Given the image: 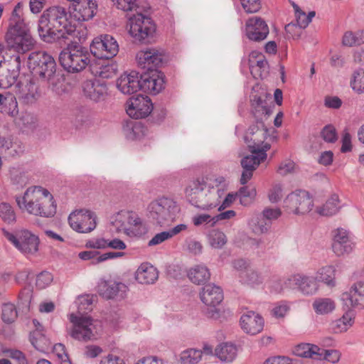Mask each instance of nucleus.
I'll list each match as a JSON object with an SVG mask.
<instances>
[{
	"label": "nucleus",
	"mask_w": 364,
	"mask_h": 364,
	"mask_svg": "<svg viewBox=\"0 0 364 364\" xmlns=\"http://www.w3.org/2000/svg\"><path fill=\"white\" fill-rule=\"evenodd\" d=\"M69 14L66 9L53 6L46 9L38 20V32L41 39L47 43L58 42L70 37L77 36L76 28L68 21Z\"/></svg>",
	"instance_id": "f257e3e1"
},
{
	"label": "nucleus",
	"mask_w": 364,
	"mask_h": 364,
	"mask_svg": "<svg viewBox=\"0 0 364 364\" xmlns=\"http://www.w3.org/2000/svg\"><path fill=\"white\" fill-rule=\"evenodd\" d=\"M225 182L223 176L213 180L208 177H198L189 181L185 194L189 203L195 207L209 210L219 205L225 191L220 186Z\"/></svg>",
	"instance_id": "f03ea898"
},
{
	"label": "nucleus",
	"mask_w": 364,
	"mask_h": 364,
	"mask_svg": "<svg viewBox=\"0 0 364 364\" xmlns=\"http://www.w3.org/2000/svg\"><path fill=\"white\" fill-rule=\"evenodd\" d=\"M16 201L21 209L36 216L51 218L56 213L57 205L53 195L41 186L28 188L22 197H16Z\"/></svg>",
	"instance_id": "7ed1b4c3"
},
{
	"label": "nucleus",
	"mask_w": 364,
	"mask_h": 364,
	"mask_svg": "<svg viewBox=\"0 0 364 364\" xmlns=\"http://www.w3.org/2000/svg\"><path fill=\"white\" fill-rule=\"evenodd\" d=\"M141 74L132 70L127 74L124 73L117 80V88L125 95H132L139 90H143L151 95H156L162 90V80L152 78L154 75ZM156 75V73H154Z\"/></svg>",
	"instance_id": "20e7f679"
},
{
	"label": "nucleus",
	"mask_w": 364,
	"mask_h": 364,
	"mask_svg": "<svg viewBox=\"0 0 364 364\" xmlns=\"http://www.w3.org/2000/svg\"><path fill=\"white\" fill-rule=\"evenodd\" d=\"M73 38L63 41L67 48L60 52L59 62L65 70L75 73L84 70L90 63V55L86 48L74 42Z\"/></svg>",
	"instance_id": "39448f33"
},
{
	"label": "nucleus",
	"mask_w": 364,
	"mask_h": 364,
	"mask_svg": "<svg viewBox=\"0 0 364 364\" xmlns=\"http://www.w3.org/2000/svg\"><path fill=\"white\" fill-rule=\"evenodd\" d=\"M28 67L34 75L46 80L53 91L56 90L57 81L60 77L56 75V63L54 58L44 51L31 53L28 58Z\"/></svg>",
	"instance_id": "423d86ee"
},
{
	"label": "nucleus",
	"mask_w": 364,
	"mask_h": 364,
	"mask_svg": "<svg viewBox=\"0 0 364 364\" xmlns=\"http://www.w3.org/2000/svg\"><path fill=\"white\" fill-rule=\"evenodd\" d=\"M180 209L176 203L166 197H162L150 203L148 206L149 217L160 226L173 221Z\"/></svg>",
	"instance_id": "0eeeda50"
},
{
	"label": "nucleus",
	"mask_w": 364,
	"mask_h": 364,
	"mask_svg": "<svg viewBox=\"0 0 364 364\" xmlns=\"http://www.w3.org/2000/svg\"><path fill=\"white\" fill-rule=\"evenodd\" d=\"M69 320L72 325L67 327V333L73 339L81 342L92 341L97 339L95 326L90 316H77L71 314Z\"/></svg>",
	"instance_id": "6e6552de"
},
{
	"label": "nucleus",
	"mask_w": 364,
	"mask_h": 364,
	"mask_svg": "<svg viewBox=\"0 0 364 364\" xmlns=\"http://www.w3.org/2000/svg\"><path fill=\"white\" fill-rule=\"evenodd\" d=\"M129 33L134 39L141 43H149L154 38L156 25L150 17L140 12L129 17Z\"/></svg>",
	"instance_id": "1a4fd4ad"
},
{
	"label": "nucleus",
	"mask_w": 364,
	"mask_h": 364,
	"mask_svg": "<svg viewBox=\"0 0 364 364\" xmlns=\"http://www.w3.org/2000/svg\"><path fill=\"white\" fill-rule=\"evenodd\" d=\"M136 60L138 65L141 69V74H149L152 76L154 73V79H161L162 80V90L164 88V74L159 70V68L164 63V55L161 52L156 48H149L146 50H141L136 54Z\"/></svg>",
	"instance_id": "9d476101"
},
{
	"label": "nucleus",
	"mask_w": 364,
	"mask_h": 364,
	"mask_svg": "<svg viewBox=\"0 0 364 364\" xmlns=\"http://www.w3.org/2000/svg\"><path fill=\"white\" fill-rule=\"evenodd\" d=\"M5 41L9 48L13 49L19 54H24L31 50L36 43L27 25L17 28H8Z\"/></svg>",
	"instance_id": "9b49d317"
},
{
	"label": "nucleus",
	"mask_w": 364,
	"mask_h": 364,
	"mask_svg": "<svg viewBox=\"0 0 364 364\" xmlns=\"http://www.w3.org/2000/svg\"><path fill=\"white\" fill-rule=\"evenodd\" d=\"M4 236L21 252L25 255H34L38 250L39 238L27 230H21L16 235L2 228Z\"/></svg>",
	"instance_id": "f8f14e48"
},
{
	"label": "nucleus",
	"mask_w": 364,
	"mask_h": 364,
	"mask_svg": "<svg viewBox=\"0 0 364 364\" xmlns=\"http://www.w3.org/2000/svg\"><path fill=\"white\" fill-rule=\"evenodd\" d=\"M201 301L207 306L204 314L208 318L217 319L220 312L217 306L224 299L223 289L213 284L205 285L200 293Z\"/></svg>",
	"instance_id": "ddd939ff"
},
{
	"label": "nucleus",
	"mask_w": 364,
	"mask_h": 364,
	"mask_svg": "<svg viewBox=\"0 0 364 364\" xmlns=\"http://www.w3.org/2000/svg\"><path fill=\"white\" fill-rule=\"evenodd\" d=\"M271 148L269 144H265L263 149H249L252 153L250 155L244 156L240 164L243 169L240 179L242 185H245L253 176V172L257 169L259 165L266 160L267 157V151Z\"/></svg>",
	"instance_id": "4468645a"
},
{
	"label": "nucleus",
	"mask_w": 364,
	"mask_h": 364,
	"mask_svg": "<svg viewBox=\"0 0 364 364\" xmlns=\"http://www.w3.org/2000/svg\"><path fill=\"white\" fill-rule=\"evenodd\" d=\"M90 49L92 54L99 59H111L117 54L119 45L112 36L105 34L95 38Z\"/></svg>",
	"instance_id": "2eb2a0df"
},
{
	"label": "nucleus",
	"mask_w": 364,
	"mask_h": 364,
	"mask_svg": "<svg viewBox=\"0 0 364 364\" xmlns=\"http://www.w3.org/2000/svg\"><path fill=\"white\" fill-rule=\"evenodd\" d=\"M68 223L73 230L87 233L96 228V216L90 210H80L69 215Z\"/></svg>",
	"instance_id": "dca6fc26"
},
{
	"label": "nucleus",
	"mask_w": 364,
	"mask_h": 364,
	"mask_svg": "<svg viewBox=\"0 0 364 364\" xmlns=\"http://www.w3.org/2000/svg\"><path fill=\"white\" fill-rule=\"evenodd\" d=\"M284 205L289 212L295 214H305L311 210L313 200L309 193L304 191L289 194L285 198Z\"/></svg>",
	"instance_id": "f3484780"
},
{
	"label": "nucleus",
	"mask_w": 364,
	"mask_h": 364,
	"mask_svg": "<svg viewBox=\"0 0 364 364\" xmlns=\"http://www.w3.org/2000/svg\"><path fill=\"white\" fill-rule=\"evenodd\" d=\"M268 129L265 127L263 121H259L258 124H253L246 131L244 136V141L247 144L249 149H263L265 144L264 141L267 138Z\"/></svg>",
	"instance_id": "a211bd4d"
},
{
	"label": "nucleus",
	"mask_w": 364,
	"mask_h": 364,
	"mask_svg": "<svg viewBox=\"0 0 364 364\" xmlns=\"http://www.w3.org/2000/svg\"><path fill=\"white\" fill-rule=\"evenodd\" d=\"M25 58L21 59L19 53L13 55L9 60L4 61V67L6 70V74L0 75V87L6 88L13 85L20 74L22 62L24 63Z\"/></svg>",
	"instance_id": "6ab92c4d"
},
{
	"label": "nucleus",
	"mask_w": 364,
	"mask_h": 364,
	"mask_svg": "<svg viewBox=\"0 0 364 364\" xmlns=\"http://www.w3.org/2000/svg\"><path fill=\"white\" fill-rule=\"evenodd\" d=\"M153 109L154 106L149 97L138 95L136 97L129 98L126 112L133 119H141L149 116Z\"/></svg>",
	"instance_id": "aec40b11"
},
{
	"label": "nucleus",
	"mask_w": 364,
	"mask_h": 364,
	"mask_svg": "<svg viewBox=\"0 0 364 364\" xmlns=\"http://www.w3.org/2000/svg\"><path fill=\"white\" fill-rule=\"evenodd\" d=\"M70 7L69 16L77 21H86L96 14L97 5L95 0H75Z\"/></svg>",
	"instance_id": "412c9836"
},
{
	"label": "nucleus",
	"mask_w": 364,
	"mask_h": 364,
	"mask_svg": "<svg viewBox=\"0 0 364 364\" xmlns=\"http://www.w3.org/2000/svg\"><path fill=\"white\" fill-rule=\"evenodd\" d=\"M332 250L338 257L349 254L354 247L349 232L343 228H337L333 231Z\"/></svg>",
	"instance_id": "4be33fe9"
},
{
	"label": "nucleus",
	"mask_w": 364,
	"mask_h": 364,
	"mask_svg": "<svg viewBox=\"0 0 364 364\" xmlns=\"http://www.w3.org/2000/svg\"><path fill=\"white\" fill-rule=\"evenodd\" d=\"M247 37L254 41L264 40L269 34V27L261 17L254 16L250 18L246 22Z\"/></svg>",
	"instance_id": "5701e85b"
},
{
	"label": "nucleus",
	"mask_w": 364,
	"mask_h": 364,
	"mask_svg": "<svg viewBox=\"0 0 364 364\" xmlns=\"http://www.w3.org/2000/svg\"><path fill=\"white\" fill-rule=\"evenodd\" d=\"M341 299L350 308L363 309L364 281L354 283L348 291L342 294Z\"/></svg>",
	"instance_id": "b1692460"
},
{
	"label": "nucleus",
	"mask_w": 364,
	"mask_h": 364,
	"mask_svg": "<svg viewBox=\"0 0 364 364\" xmlns=\"http://www.w3.org/2000/svg\"><path fill=\"white\" fill-rule=\"evenodd\" d=\"M82 87L84 95L95 102L103 100L107 91L106 84L97 79L86 80Z\"/></svg>",
	"instance_id": "393cba45"
},
{
	"label": "nucleus",
	"mask_w": 364,
	"mask_h": 364,
	"mask_svg": "<svg viewBox=\"0 0 364 364\" xmlns=\"http://www.w3.org/2000/svg\"><path fill=\"white\" fill-rule=\"evenodd\" d=\"M240 322L244 332L250 335L260 333L264 327V319L254 311H248L243 314Z\"/></svg>",
	"instance_id": "a878e982"
},
{
	"label": "nucleus",
	"mask_w": 364,
	"mask_h": 364,
	"mask_svg": "<svg viewBox=\"0 0 364 364\" xmlns=\"http://www.w3.org/2000/svg\"><path fill=\"white\" fill-rule=\"evenodd\" d=\"M289 282L305 295H312L318 290L317 282L314 277L296 274L289 279Z\"/></svg>",
	"instance_id": "bb28decb"
},
{
	"label": "nucleus",
	"mask_w": 364,
	"mask_h": 364,
	"mask_svg": "<svg viewBox=\"0 0 364 364\" xmlns=\"http://www.w3.org/2000/svg\"><path fill=\"white\" fill-rule=\"evenodd\" d=\"M127 286L121 282L109 283L102 282L98 286V293L107 299H114L115 296L123 297Z\"/></svg>",
	"instance_id": "cd10ccee"
},
{
	"label": "nucleus",
	"mask_w": 364,
	"mask_h": 364,
	"mask_svg": "<svg viewBox=\"0 0 364 364\" xmlns=\"http://www.w3.org/2000/svg\"><path fill=\"white\" fill-rule=\"evenodd\" d=\"M159 277V272L149 263L141 264L136 272L135 278L141 284H154Z\"/></svg>",
	"instance_id": "c85d7f7f"
},
{
	"label": "nucleus",
	"mask_w": 364,
	"mask_h": 364,
	"mask_svg": "<svg viewBox=\"0 0 364 364\" xmlns=\"http://www.w3.org/2000/svg\"><path fill=\"white\" fill-rule=\"evenodd\" d=\"M146 128L140 122L129 119L122 124V131L129 140L140 139L145 135Z\"/></svg>",
	"instance_id": "c756f323"
},
{
	"label": "nucleus",
	"mask_w": 364,
	"mask_h": 364,
	"mask_svg": "<svg viewBox=\"0 0 364 364\" xmlns=\"http://www.w3.org/2000/svg\"><path fill=\"white\" fill-rule=\"evenodd\" d=\"M321 348L318 346L306 343L298 344L293 350L294 354L298 357L315 360H321Z\"/></svg>",
	"instance_id": "7c9ffc66"
},
{
	"label": "nucleus",
	"mask_w": 364,
	"mask_h": 364,
	"mask_svg": "<svg viewBox=\"0 0 364 364\" xmlns=\"http://www.w3.org/2000/svg\"><path fill=\"white\" fill-rule=\"evenodd\" d=\"M188 277L193 283L201 284L210 279V273L205 266L199 264L189 270Z\"/></svg>",
	"instance_id": "2f4dec72"
},
{
	"label": "nucleus",
	"mask_w": 364,
	"mask_h": 364,
	"mask_svg": "<svg viewBox=\"0 0 364 364\" xmlns=\"http://www.w3.org/2000/svg\"><path fill=\"white\" fill-rule=\"evenodd\" d=\"M29 340L32 346L41 353H46L50 348V342L42 332L33 331L30 333Z\"/></svg>",
	"instance_id": "473e14b6"
},
{
	"label": "nucleus",
	"mask_w": 364,
	"mask_h": 364,
	"mask_svg": "<svg viewBox=\"0 0 364 364\" xmlns=\"http://www.w3.org/2000/svg\"><path fill=\"white\" fill-rule=\"evenodd\" d=\"M215 355L223 361L231 362L237 355L236 346L231 343H222L215 348Z\"/></svg>",
	"instance_id": "72a5a7b5"
},
{
	"label": "nucleus",
	"mask_w": 364,
	"mask_h": 364,
	"mask_svg": "<svg viewBox=\"0 0 364 364\" xmlns=\"http://www.w3.org/2000/svg\"><path fill=\"white\" fill-rule=\"evenodd\" d=\"M312 307L317 314H326L335 309V303L330 298H317L313 302Z\"/></svg>",
	"instance_id": "f704fd0d"
},
{
	"label": "nucleus",
	"mask_w": 364,
	"mask_h": 364,
	"mask_svg": "<svg viewBox=\"0 0 364 364\" xmlns=\"http://www.w3.org/2000/svg\"><path fill=\"white\" fill-rule=\"evenodd\" d=\"M339 198L338 196L333 194L326 202V203L318 210V213L321 215L331 216L338 212L339 210Z\"/></svg>",
	"instance_id": "c9c22d12"
},
{
	"label": "nucleus",
	"mask_w": 364,
	"mask_h": 364,
	"mask_svg": "<svg viewBox=\"0 0 364 364\" xmlns=\"http://www.w3.org/2000/svg\"><path fill=\"white\" fill-rule=\"evenodd\" d=\"M335 272L336 269L333 266L323 267L318 272L316 279L329 287H334L336 285Z\"/></svg>",
	"instance_id": "e433bc0d"
},
{
	"label": "nucleus",
	"mask_w": 364,
	"mask_h": 364,
	"mask_svg": "<svg viewBox=\"0 0 364 364\" xmlns=\"http://www.w3.org/2000/svg\"><path fill=\"white\" fill-rule=\"evenodd\" d=\"M353 323L350 313L345 314L341 318L332 323V329L336 333L346 331Z\"/></svg>",
	"instance_id": "4c0bfd02"
},
{
	"label": "nucleus",
	"mask_w": 364,
	"mask_h": 364,
	"mask_svg": "<svg viewBox=\"0 0 364 364\" xmlns=\"http://www.w3.org/2000/svg\"><path fill=\"white\" fill-rule=\"evenodd\" d=\"M350 85L357 93H364V69L359 68L353 72Z\"/></svg>",
	"instance_id": "58836bf2"
},
{
	"label": "nucleus",
	"mask_w": 364,
	"mask_h": 364,
	"mask_svg": "<svg viewBox=\"0 0 364 364\" xmlns=\"http://www.w3.org/2000/svg\"><path fill=\"white\" fill-rule=\"evenodd\" d=\"M208 240L210 245L216 249H221L227 242L225 235L216 229L209 232Z\"/></svg>",
	"instance_id": "ea45409f"
},
{
	"label": "nucleus",
	"mask_w": 364,
	"mask_h": 364,
	"mask_svg": "<svg viewBox=\"0 0 364 364\" xmlns=\"http://www.w3.org/2000/svg\"><path fill=\"white\" fill-rule=\"evenodd\" d=\"M1 311V319L6 323H12L18 317L16 306L11 303L4 304Z\"/></svg>",
	"instance_id": "a19ab883"
},
{
	"label": "nucleus",
	"mask_w": 364,
	"mask_h": 364,
	"mask_svg": "<svg viewBox=\"0 0 364 364\" xmlns=\"http://www.w3.org/2000/svg\"><path fill=\"white\" fill-rule=\"evenodd\" d=\"M202 357V351L196 349H188L181 354V361L183 364H196Z\"/></svg>",
	"instance_id": "79ce46f5"
},
{
	"label": "nucleus",
	"mask_w": 364,
	"mask_h": 364,
	"mask_svg": "<svg viewBox=\"0 0 364 364\" xmlns=\"http://www.w3.org/2000/svg\"><path fill=\"white\" fill-rule=\"evenodd\" d=\"M21 11L22 5L21 3H18L15 6L9 20V23L8 28H17L27 25L25 23L23 18L21 16Z\"/></svg>",
	"instance_id": "37998d69"
},
{
	"label": "nucleus",
	"mask_w": 364,
	"mask_h": 364,
	"mask_svg": "<svg viewBox=\"0 0 364 364\" xmlns=\"http://www.w3.org/2000/svg\"><path fill=\"white\" fill-rule=\"evenodd\" d=\"M256 193L255 188L250 189L247 186H242L239 189L237 195L240 197V204L247 206L252 202L256 196Z\"/></svg>",
	"instance_id": "c03bdc74"
},
{
	"label": "nucleus",
	"mask_w": 364,
	"mask_h": 364,
	"mask_svg": "<svg viewBox=\"0 0 364 364\" xmlns=\"http://www.w3.org/2000/svg\"><path fill=\"white\" fill-rule=\"evenodd\" d=\"M250 56V68L251 70H253L255 66L262 70H265L268 68V62L262 54H259L256 51H252Z\"/></svg>",
	"instance_id": "a18cd8bd"
},
{
	"label": "nucleus",
	"mask_w": 364,
	"mask_h": 364,
	"mask_svg": "<svg viewBox=\"0 0 364 364\" xmlns=\"http://www.w3.org/2000/svg\"><path fill=\"white\" fill-rule=\"evenodd\" d=\"M0 218L8 224L16 221V214L9 203H1L0 204Z\"/></svg>",
	"instance_id": "49530a36"
},
{
	"label": "nucleus",
	"mask_w": 364,
	"mask_h": 364,
	"mask_svg": "<svg viewBox=\"0 0 364 364\" xmlns=\"http://www.w3.org/2000/svg\"><path fill=\"white\" fill-rule=\"evenodd\" d=\"M273 112L272 107L267 105L256 107L252 109V114L255 119V124H258L259 121H263L262 117H269Z\"/></svg>",
	"instance_id": "de8ad7c7"
},
{
	"label": "nucleus",
	"mask_w": 364,
	"mask_h": 364,
	"mask_svg": "<svg viewBox=\"0 0 364 364\" xmlns=\"http://www.w3.org/2000/svg\"><path fill=\"white\" fill-rule=\"evenodd\" d=\"M321 136L328 143H334L338 138L336 130L331 124H328L323 128L321 132Z\"/></svg>",
	"instance_id": "09e8293b"
},
{
	"label": "nucleus",
	"mask_w": 364,
	"mask_h": 364,
	"mask_svg": "<svg viewBox=\"0 0 364 364\" xmlns=\"http://www.w3.org/2000/svg\"><path fill=\"white\" fill-rule=\"evenodd\" d=\"M53 353L61 360V364H72L65 351V347L62 343L55 344L53 348Z\"/></svg>",
	"instance_id": "8fccbe9b"
},
{
	"label": "nucleus",
	"mask_w": 364,
	"mask_h": 364,
	"mask_svg": "<svg viewBox=\"0 0 364 364\" xmlns=\"http://www.w3.org/2000/svg\"><path fill=\"white\" fill-rule=\"evenodd\" d=\"M357 32L353 33V31H346L342 38V44L344 46L353 47L360 46L358 38H357Z\"/></svg>",
	"instance_id": "3c124183"
},
{
	"label": "nucleus",
	"mask_w": 364,
	"mask_h": 364,
	"mask_svg": "<svg viewBox=\"0 0 364 364\" xmlns=\"http://www.w3.org/2000/svg\"><path fill=\"white\" fill-rule=\"evenodd\" d=\"M117 8L124 11L136 10V0H112Z\"/></svg>",
	"instance_id": "603ef678"
},
{
	"label": "nucleus",
	"mask_w": 364,
	"mask_h": 364,
	"mask_svg": "<svg viewBox=\"0 0 364 364\" xmlns=\"http://www.w3.org/2000/svg\"><path fill=\"white\" fill-rule=\"evenodd\" d=\"M240 1L247 13H256L261 9L260 0H240Z\"/></svg>",
	"instance_id": "864d4df0"
},
{
	"label": "nucleus",
	"mask_w": 364,
	"mask_h": 364,
	"mask_svg": "<svg viewBox=\"0 0 364 364\" xmlns=\"http://www.w3.org/2000/svg\"><path fill=\"white\" fill-rule=\"evenodd\" d=\"M285 32L287 38H299L302 29L296 23H290L285 26Z\"/></svg>",
	"instance_id": "5fc2aeb1"
},
{
	"label": "nucleus",
	"mask_w": 364,
	"mask_h": 364,
	"mask_svg": "<svg viewBox=\"0 0 364 364\" xmlns=\"http://www.w3.org/2000/svg\"><path fill=\"white\" fill-rule=\"evenodd\" d=\"M52 280V274L48 272L43 271L37 275L36 284L39 289H44L50 284Z\"/></svg>",
	"instance_id": "6e6d98bb"
},
{
	"label": "nucleus",
	"mask_w": 364,
	"mask_h": 364,
	"mask_svg": "<svg viewBox=\"0 0 364 364\" xmlns=\"http://www.w3.org/2000/svg\"><path fill=\"white\" fill-rule=\"evenodd\" d=\"M321 359L326 360L332 363H336L339 361L341 353L336 350H325L321 348Z\"/></svg>",
	"instance_id": "4d7b16f0"
},
{
	"label": "nucleus",
	"mask_w": 364,
	"mask_h": 364,
	"mask_svg": "<svg viewBox=\"0 0 364 364\" xmlns=\"http://www.w3.org/2000/svg\"><path fill=\"white\" fill-rule=\"evenodd\" d=\"M93 296L90 295H85V296H81L78 298V311H90L91 306L93 302Z\"/></svg>",
	"instance_id": "13d9d810"
},
{
	"label": "nucleus",
	"mask_w": 364,
	"mask_h": 364,
	"mask_svg": "<svg viewBox=\"0 0 364 364\" xmlns=\"http://www.w3.org/2000/svg\"><path fill=\"white\" fill-rule=\"evenodd\" d=\"M295 163L291 160H286L280 164L278 167L277 172L282 176H286L294 171Z\"/></svg>",
	"instance_id": "bf43d9fd"
},
{
	"label": "nucleus",
	"mask_w": 364,
	"mask_h": 364,
	"mask_svg": "<svg viewBox=\"0 0 364 364\" xmlns=\"http://www.w3.org/2000/svg\"><path fill=\"white\" fill-rule=\"evenodd\" d=\"M271 203H277L282 198V188L281 185L276 184L269 190L268 194Z\"/></svg>",
	"instance_id": "052dcab7"
},
{
	"label": "nucleus",
	"mask_w": 364,
	"mask_h": 364,
	"mask_svg": "<svg viewBox=\"0 0 364 364\" xmlns=\"http://www.w3.org/2000/svg\"><path fill=\"white\" fill-rule=\"evenodd\" d=\"M192 222L195 226H200L203 224H210V227H212L213 217L208 214H200L193 217Z\"/></svg>",
	"instance_id": "680f3d73"
},
{
	"label": "nucleus",
	"mask_w": 364,
	"mask_h": 364,
	"mask_svg": "<svg viewBox=\"0 0 364 364\" xmlns=\"http://www.w3.org/2000/svg\"><path fill=\"white\" fill-rule=\"evenodd\" d=\"M271 225L272 222L267 221L266 219H263V215H262L261 217L258 218V221L255 226L254 231L256 233L266 232L271 227Z\"/></svg>",
	"instance_id": "e2e57ef3"
},
{
	"label": "nucleus",
	"mask_w": 364,
	"mask_h": 364,
	"mask_svg": "<svg viewBox=\"0 0 364 364\" xmlns=\"http://www.w3.org/2000/svg\"><path fill=\"white\" fill-rule=\"evenodd\" d=\"M169 238H171V235H169V232L168 231H164L154 235L152 239L149 241L148 245L154 246L162 243Z\"/></svg>",
	"instance_id": "0e129e2a"
},
{
	"label": "nucleus",
	"mask_w": 364,
	"mask_h": 364,
	"mask_svg": "<svg viewBox=\"0 0 364 364\" xmlns=\"http://www.w3.org/2000/svg\"><path fill=\"white\" fill-rule=\"evenodd\" d=\"M129 223L134 225L136 235H141L145 234L146 232V229L145 226L142 224L141 220L139 218L136 217L134 219L129 216Z\"/></svg>",
	"instance_id": "69168bd1"
},
{
	"label": "nucleus",
	"mask_w": 364,
	"mask_h": 364,
	"mask_svg": "<svg viewBox=\"0 0 364 364\" xmlns=\"http://www.w3.org/2000/svg\"><path fill=\"white\" fill-rule=\"evenodd\" d=\"M281 210L279 208H265L262 211L263 219L272 222V220H276L281 215Z\"/></svg>",
	"instance_id": "338daca9"
},
{
	"label": "nucleus",
	"mask_w": 364,
	"mask_h": 364,
	"mask_svg": "<svg viewBox=\"0 0 364 364\" xmlns=\"http://www.w3.org/2000/svg\"><path fill=\"white\" fill-rule=\"evenodd\" d=\"M264 364H292L291 359L285 356H277L267 359Z\"/></svg>",
	"instance_id": "774afa93"
}]
</instances>
